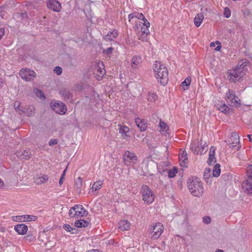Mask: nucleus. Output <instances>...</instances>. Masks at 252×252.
Listing matches in <instances>:
<instances>
[{
    "label": "nucleus",
    "instance_id": "1",
    "mask_svg": "<svg viewBox=\"0 0 252 252\" xmlns=\"http://www.w3.org/2000/svg\"><path fill=\"white\" fill-rule=\"evenodd\" d=\"M154 72L158 82L163 86L166 85L168 81V72L166 66L157 61L154 63Z\"/></svg>",
    "mask_w": 252,
    "mask_h": 252
},
{
    "label": "nucleus",
    "instance_id": "2",
    "mask_svg": "<svg viewBox=\"0 0 252 252\" xmlns=\"http://www.w3.org/2000/svg\"><path fill=\"white\" fill-rule=\"evenodd\" d=\"M187 185L190 193L193 196L199 197L202 195L204 191L203 183L197 178H189Z\"/></svg>",
    "mask_w": 252,
    "mask_h": 252
},
{
    "label": "nucleus",
    "instance_id": "3",
    "mask_svg": "<svg viewBox=\"0 0 252 252\" xmlns=\"http://www.w3.org/2000/svg\"><path fill=\"white\" fill-rule=\"evenodd\" d=\"M69 216L71 218H79L80 217L86 216L88 212L82 205H75L69 210Z\"/></svg>",
    "mask_w": 252,
    "mask_h": 252
},
{
    "label": "nucleus",
    "instance_id": "4",
    "mask_svg": "<svg viewBox=\"0 0 252 252\" xmlns=\"http://www.w3.org/2000/svg\"><path fill=\"white\" fill-rule=\"evenodd\" d=\"M249 62L247 60H243L239 62L238 65L233 69V72H235L237 74L240 80L243 77L248 71L247 65Z\"/></svg>",
    "mask_w": 252,
    "mask_h": 252
},
{
    "label": "nucleus",
    "instance_id": "5",
    "mask_svg": "<svg viewBox=\"0 0 252 252\" xmlns=\"http://www.w3.org/2000/svg\"><path fill=\"white\" fill-rule=\"evenodd\" d=\"M141 190L143 201L147 204H151L154 201L155 195L149 187L143 185Z\"/></svg>",
    "mask_w": 252,
    "mask_h": 252
},
{
    "label": "nucleus",
    "instance_id": "6",
    "mask_svg": "<svg viewBox=\"0 0 252 252\" xmlns=\"http://www.w3.org/2000/svg\"><path fill=\"white\" fill-rule=\"evenodd\" d=\"M19 74L20 76L26 82L32 80L36 76V73L33 70L28 68H22Z\"/></svg>",
    "mask_w": 252,
    "mask_h": 252
},
{
    "label": "nucleus",
    "instance_id": "7",
    "mask_svg": "<svg viewBox=\"0 0 252 252\" xmlns=\"http://www.w3.org/2000/svg\"><path fill=\"white\" fill-rule=\"evenodd\" d=\"M207 147L205 143L203 144L202 141L200 140L194 144H192L190 149L195 155H201L207 151Z\"/></svg>",
    "mask_w": 252,
    "mask_h": 252
},
{
    "label": "nucleus",
    "instance_id": "8",
    "mask_svg": "<svg viewBox=\"0 0 252 252\" xmlns=\"http://www.w3.org/2000/svg\"><path fill=\"white\" fill-rule=\"evenodd\" d=\"M163 227L160 223H157L150 230L151 237L156 240L158 239L163 232Z\"/></svg>",
    "mask_w": 252,
    "mask_h": 252
},
{
    "label": "nucleus",
    "instance_id": "9",
    "mask_svg": "<svg viewBox=\"0 0 252 252\" xmlns=\"http://www.w3.org/2000/svg\"><path fill=\"white\" fill-rule=\"evenodd\" d=\"M51 107L56 113L60 115L64 114L67 111L65 105L61 101H55L51 102Z\"/></svg>",
    "mask_w": 252,
    "mask_h": 252
},
{
    "label": "nucleus",
    "instance_id": "10",
    "mask_svg": "<svg viewBox=\"0 0 252 252\" xmlns=\"http://www.w3.org/2000/svg\"><path fill=\"white\" fill-rule=\"evenodd\" d=\"M215 107L217 109L226 115H230L233 113V109L222 102L216 104Z\"/></svg>",
    "mask_w": 252,
    "mask_h": 252
},
{
    "label": "nucleus",
    "instance_id": "11",
    "mask_svg": "<svg viewBox=\"0 0 252 252\" xmlns=\"http://www.w3.org/2000/svg\"><path fill=\"white\" fill-rule=\"evenodd\" d=\"M47 7L55 12H59L62 9L61 4L57 0H49Z\"/></svg>",
    "mask_w": 252,
    "mask_h": 252
},
{
    "label": "nucleus",
    "instance_id": "12",
    "mask_svg": "<svg viewBox=\"0 0 252 252\" xmlns=\"http://www.w3.org/2000/svg\"><path fill=\"white\" fill-rule=\"evenodd\" d=\"M243 191L249 195L252 196V180H246L242 183Z\"/></svg>",
    "mask_w": 252,
    "mask_h": 252
},
{
    "label": "nucleus",
    "instance_id": "13",
    "mask_svg": "<svg viewBox=\"0 0 252 252\" xmlns=\"http://www.w3.org/2000/svg\"><path fill=\"white\" fill-rule=\"evenodd\" d=\"M16 155L21 159L28 160L30 158L32 155L30 149L17 151Z\"/></svg>",
    "mask_w": 252,
    "mask_h": 252
},
{
    "label": "nucleus",
    "instance_id": "14",
    "mask_svg": "<svg viewBox=\"0 0 252 252\" xmlns=\"http://www.w3.org/2000/svg\"><path fill=\"white\" fill-rule=\"evenodd\" d=\"M95 74L100 78H97L99 80L105 74V70L104 69V65L102 63H98V64L95 66Z\"/></svg>",
    "mask_w": 252,
    "mask_h": 252
},
{
    "label": "nucleus",
    "instance_id": "15",
    "mask_svg": "<svg viewBox=\"0 0 252 252\" xmlns=\"http://www.w3.org/2000/svg\"><path fill=\"white\" fill-rule=\"evenodd\" d=\"M227 79L232 83L239 82L240 79L237 77V74L235 72H233V69L228 70L226 73Z\"/></svg>",
    "mask_w": 252,
    "mask_h": 252
},
{
    "label": "nucleus",
    "instance_id": "16",
    "mask_svg": "<svg viewBox=\"0 0 252 252\" xmlns=\"http://www.w3.org/2000/svg\"><path fill=\"white\" fill-rule=\"evenodd\" d=\"M15 231L20 235L25 234L28 230V226L24 223L18 224L16 225L14 227Z\"/></svg>",
    "mask_w": 252,
    "mask_h": 252
},
{
    "label": "nucleus",
    "instance_id": "17",
    "mask_svg": "<svg viewBox=\"0 0 252 252\" xmlns=\"http://www.w3.org/2000/svg\"><path fill=\"white\" fill-rule=\"evenodd\" d=\"M124 160L125 162L132 161L135 162L137 160V157L133 153L130 152L128 151L125 152L124 156Z\"/></svg>",
    "mask_w": 252,
    "mask_h": 252
},
{
    "label": "nucleus",
    "instance_id": "18",
    "mask_svg": "<svg viewBox=\"0 0 252 252\" xmlns=\"http://www.w3.org/2000/svg\"><path fill=\"white\" fill-rule=\"evenodd\" d=\"M118 35V31L116 30H113L111 32H109L103 38L106 41H112L114 39L116 38Z\"/></svg>",
    "mask_w": 252,
    "mask_h": 252
},
{
    "label": "nucleus",
    "instance_id": "19",
    "mask_svg": "<svg viewBox=\"0 0 252 252\" xmlns=\"http://www.w3.org/2000/svg\"><path fill=\"white\" fill-rule=\"evenodd\" d=\"M118 126H119V132L122 134L123 138L127 139V137H129V135L128 134L129 132V128L126 126H122L121 125H119Z\"/></svg>",
    "mask_w": 252,
    "mask_h": 252
},
{
    "label": "nucleus",
    "instance_id": "20",
    "mask_svg": "<svg viewBox=\"0 0 252 252\" xmlns=\"http://www.w3.org/2000/svg\"><path fill=\"white\" fill-rule=\"evenodd\" d=\"M135 123L141 131H144L147 129V125L145 120L140 118L135 119Z\"/></svg>",
    "mask_w": 252,
    "mask_h": 252
},
{
    "label": "nucleus",
    "instance_id": "21",
    "mask_svg": "<svg viewBox=\"0 0 252 252\" xmlns=\"http://www.w3.org/2000/svg\"><path fill=\"white\" fill-rule=\"evenodd\" d=\"M142 62L141 57L139 56H134L131 60V66L133 68H136L138 67Z\"/></svg>",
    "mask_w": 252,
    "mask_h": 252
},
{
    "label": "nucleus",
    "instance_id": "22",
    "mask_svg": "<svg viewBox=\"0 0 252 252\" xmlns=\"http://www.w3.org/2000/svg\"><path fill=\"white\" fill-rule=\"evenodd\" d=\"M130 223L126 220H121L119 222V228L122 231L128 230L130 227Z\"/></svg>",
    "mask_w": 252,
    "mask_h": 252
},
{
    "label": "nucleus",
    "instance_id": "23",
    "mask_svg": "<svg viewBox=\"0 0 252 252\" xmlns=\"http://www.w3.org/2000/svg\"><path fill=\"white\" fill-rule=\"evenodd\" d=\"M203 19L204 15L202 13H201L197 14L194 19V25L197 27H199L200 26Z\"/></svg>",
    "mask_w": 252,
    "mask_h": 252
},
{
    "label": "nucleus",
    "instance_id": "24",
    "mask_svg": "<svg viewBox=\"0 0 252 252\" xmlns=\"http://www.w3.org/2000/svg\"><path fill=\"white\" fill-rule=\"evenodd\" d=\"M49 179L47 175H43L42 176L36 177L35 179V182L37 184H42L46 183Z\"/></svg>",
    "mask_w": 252,
    "mask_h": 252
},
{
    "label": "nucleus",
    "instance_id": "25",
    "mask_svg": "<svg viewBox=\"0 0 252 252\" xmlns=\"http://www.w3.org/2000/svg\"><path fill=\"white\" fill-rule=\"evenodd\" d=\"M89 222L84 220H77L75 222L74 225L76 227L81 228L86 227L88 225Z\"/></svg>",
    "mask_w": 252,
    "mask_h": 252
},
{
    "label": "nucleus",
    "instance_id": "26",
    "mask_svg": "<svg viewBox=\"0 0 252 252\" xmlns=\"http://www.w3.org/2000/svg\"><path fill=\"white\" fill-rule=\"evenodd\" d=\"M191 83V78L190 77H187L185 80L181 83V86L184 91L188 90V87Z\"/></svg>",
    "mask_w": 252,
    "mask_h": 252
},
{
    "label": "nucleus",
    "instance_id": "27",
    "mask_svg": "<svg viewBox=\"0 0 252 252\" xmlns=\"http://www.w3.org/2000/svg\"><path fill=\"white\" fill-rule=\"evenodd\" d=\"M60 94L63 97L65 100L68 99L70 96L69 91L66 89H62L60 91Z\"/></svg>",
    "mask_w": 252,
    "mask_h": 252
},
{
    "label": "nucleus",
    "instance_id": "28",
    "mask_svg": "<svg viewBox=\"0 0 252 252\" xmlns=\"http://www.w3.org/2000/svg\"><path fill=\"white\" fill-rule=\"evenodd\" d=\"M34 107L33 106L31 105L25 110H21L22 113H25L28 117H30L34 113Z\"/></svg>",
    "mask_w": 252,
    "mask_h": 252
},
{
    "label": "nucleus",
    "instance_id": "29",
    "mask_svg": "<svg viewBox=\"0 0 252 252\" xmlns=\"http://www.w3.org/2000/svg\"><path fill=\"white\" fill-rule=\"evenodd\" d=\"M82 179L81 177L78 178L75 181L76 189L77 192L80 193L82 187Z\"/></svg>",
    "mask_w": 252,
    "mask_h": 252
},
{
    "label": "nucleus",
    "instance_id": "30",
    "mask_svg": "<svg viewBox=\"0 0 252 252\" xmlns=\"http://www.w3.org/2000/svg\"><path fill=\"white\" fill-rule=\"evenodd\" d=\"M220 164H216L213 170V175L214 177H218L220 175Z\"/></svg>",
    "mask_w": 252,
    "mask_h": 252
},
{
    "label": "nucleus",
    "instance_id": "31",
    "mask_svg": "<svg viewBox=\"0 0 252 252\" xmlns=\"http://www.w3.org/2000/svg\"><path fill=\"white\" fill-rule=\"evenodd\" d=\"M236 97L235 94L233 91L229 89L226 93L225 98L226 100L234 99Z\"/></svg>",
    "mask_w": 252,
    "mask_h": 252
},
{
    "label": "nucleus",
    "instance_id": "32",
    "mask_svg": "<svg viewBox=\"0 0 252 252\" xmlns=\"http://www.w3.org/2000/svg\"><path fill=\"white\" fill-rule=\"evenodd\" d=\"M158 99V95L154 93L150 92L148 94L147 100L150 102H154Z\"/></svg>",
    "mask_w": 252,
    "mask_h": 252
},
{
    "label": "nucleus",
    "instance_id": "33",
    "mask_svg": "<svg viewBox=\"0 0 252 252\" xmlns=\"http://www.w3.org/2000/svg\"><path fill=\"white\" fill-rule=\"evenodd\" d=\"M102 186V182L100 181H98L95 182L92 185V189L93 190L96 191L97 190L99 189Z\"/></svg>",
    "mask_w": 252,
    "mask_h": 252
},
{
    "label": "nucleus",
    "instance_id": "34",
    "mask_svg": "<svg viewBox=\"0 0 252 252\" xmlns=\"http://www.w3.org/2000/svg\"><path fill=\"white\" fill-rule=\"evenodd\" d=\"M178 170L176 167H174L172 169L169 170L168 172V176L169 178H172L175 176L176 174L177 173Z\"/></svg>",
    "mask_w": 252,
    "mask_h": 252
},
{
    "label": "nucleus",
    "instance_id": "35",
    "mask_svg": "<svg viewBox=\"0 0 252 252\" xmlns=\"http://www.w3.org/2000/svg\"><path fill=\"white\" fill-rule=\"evenodd\" d=\"M23 217V221H34L37 219V217L34 216H30V215H24Z\"/></svg>",
    "mask_w": 252,
    "mask_h": 252
},
{
    "label": "nucleus",
    "instance_id": "36",
    "mask_svg": "<svg viewBox=\"0 0 252 252\" xmlns=\"http://www.w3.org/2000/svg\"><path fill=\"white\" fill-rule=\"evenodd\" d=\"M142 20L143 21V22H140L139 21H138V22H135V23H136L135 26H136L137 25H139V26H141V25H142L143 26H145L147 27H150V24L149 22L145 17H144V19H142Z\"/></svg>",
    "mask_w": 252,
    "mask_h": 252
},
{
    "label": "nucleus",
    "instance_id": "37",
    "mask_svg": "<svg viewBox=\"0 0 252 252\" xmlns=\"http://www.w3.org/2000/svg\"><path fill=\"white\" fill-rule=\"evenodd\" d=\"M247 175L249 180H252V164H249L247 169Z\"/></svg>",
    "mask_w": 252,
    "mask_h": 252
},
{
    "label": "nucleus",
    "instance_id": "38",
    "mask_svg": "<svg viewBox=\"0 0 252 252\" xmlns=\"http://www.w3.org/2000/svg\"><path fill=\"white\" fill-rule=\"evenodd\" d=\"M211 170L210 169H206L204 172V179L208 182V180L211 177Z\"/></svg>",
    "mask_w": 252,
    "mask_h": 252
},
{
    "label": "nucleus",
    "instance_id": "39",
    "mask_svg": "<svg viewBox=\"0 0 252 252\" xmlns=\"http://www.w3.org/2000/svg\"><path fill=\"white\" fill-rule=\"evenodd\" d=\"M20 105L21 103L20 101H16L14 104V107L16 111L18 112L20 114H21L22 113V112H21V110H23L20 108Z\"/></svg>",
    "mask_w": 252,
    "mask_h": 252
},
{
    "label": "nucleus",
    "instance_id": "40",
    "mask_svg": "<svg viewBox=\"0 0 252 252\" xmlns=\"http://www.w3.org/2000/svg\"><path fill=\"white\" fill-rule=\"evenodd\" d=\"M140 26V31H139V32H142L144 34H149L150 31L148 29L149 27H147L145 26H143L142 25H141V26Z\"/></svg>",
    "mask_w": 252,
    "mask_h": 252
},
{
    "label": "nucleus",
    "instance_id": "41",
    "mask_svg": "<svg viewBox=\"0 0 252 252\" xmlns=\"http://www.w3.org/2000/svg\"><path fill=\"white\" fill-rule=\"evenodd\" d=\"M63 228L65 230L71 232L72 234L75 233L74 232H73V230H75V228H73L71 227V226L68 224H65L63 225Z\"/></svg>",
    "mask_w": 252,
    "mask_h": 252
},
{
    "label": "nucleus",
    "instance_id": "42",
    "mask_svg": "<svg viewBox=\"0 0 252 252\" xmlns=\"http://www.w3.org/2000/svg\"><path fill=\"white\" fill-rule=\"evenodd\" d=\"M159 126L163 131H166L168 129V126L167 124L163 121H160Z\"/></svg>",
    "mask_w": 252,
    "mask_h": 252
},
{
    "label": "nucleus",
    "instance_id": "43",
    "mask_svg": "<svg viewBox=\"0 0 252 252\" xmlns=\"http://www.w3.org/2000/svg\"><path fill=\"white\" fill-rule=\"evenodd\" d=\"M179 158L180 160H182V162L184 163V164H185L186 163V161L188 159L187 153L183 152L181 155L179 157Z\"/></svg>",
    "mask_w": 252,
    "mask_h": 252
},
{
    "label": "nucleus",
    "instance_id": "44",
    "mask_svg": "<svg viewBox=\"0 0 252 252\" xmlns=\"http://www.w3.org/2000/svg\"><path fill=\"white\" fill-rule=\"evenodd\" d=\"M231 137L233 138L235 142V144H237L239 143V136L236 132H232L231 133Z\"/></svg>",
    "mask_w": 252,
    "mask_h": 252
},
{
    "label": "nucleus",
    "instance_id": "45",
    "mask_svg": "<svg viewBox=\"0 0 252 252\" xmlns=\"http://www.w3.org/2000/svg\"><path fill=\"white\" fill-rule=\"evenodd\" d=\"M148 34H144L142 32H138V35L139 37V39H140L143 41H146L147 35Z\"/></svg>",
    "mask_w": 252,
    "mask_h": 252
},
{
    "label": "nucleus",
    "instance_id": "46",
    "mask_svg": "<svg viewBox=\"0 0 252 252\" xmlns=\"http://www.w3.org/2000/svg\"><path fill=\"white\" fill-rule=\"evenodd\" d=\"M35 92L36 95L38 97H40V98H44V99L45 98L44 93L41 90H38V89H36V91Z\"/></svg>",
    "mask_w": 252,
    "mask_h": 252
},
{
    "label": "nucleus",
    "instance_id": "47",
    "mask_svg": "<svg viewBox=\"0 0 252 252\" xmlns=\"http://www.w3.org/2000/svg\"><path fill=\"white\" fill-rule=\"evenodd\" d=\"M54 71L58 75H60L63 72L62 68L59 66H56L54 69Z\"/></svg>",
    "mask_w": 252,
    "mask_h": 252
},
{
    "label": "nucleus",
    "instance_id": "48",
    "mask_svg": "<svg viewBox=\"0 0 252 252\" xmlns=\"http://www.w3.org/2000/svg\"><path fill=\"white\" fill-rule=\"evenodd\" d=\"M223 14L226 18H229L231 15V11L228 7H225L224 9Z\"/></svg>",
    "mask_w": 252,
    "mask_h": 252
},
{
    "label": "nucleus",
    "instance_id": "49",
    "mask_svg": "<svg viewBox=\"0 0 252 252\" xmlns=\"http://www.w3.org/2000/svg\"><path fill=\"white\" fill-rule=\"evenodd\" d=\"M12 219L13 221H23V216H13L12 217Z\"/></svg>",
    "mask_w": 252,
    "mask_h": 252
},
{
    "label": "nucleus",
    "instance_id": "50",
    "mask_svg": "<svg viewBox=\"0 0 252 252\" xmlns=\"http://www.w3.org/2000/svg\"><path fill=\"white\" fill-rule=\"evenodd\" d=\"M222 178L225 181H228L232 178V175L230 173L222 174Z\"/></svg>",
    "mask_w": 252,
    "mask_h": 252
},
{
    "label": "nucleus",
    "instance_id": "51",
    "mask_svg": "<svg viewBox=\"0 0 252 252\" xmlns=\"http://www.w3.org/2000/svg\"><path fill=\"white\" fill-rule=\"evenodd\" d=\"M34 238H35V237L33 235L29 234L24 237V239L26 241H29V242L32 241L34 239Z\"/></svg>",
    "mask_w": 252,
    "mask_h": 252
},
{
    "label": "nucleus",
    "instance_id": "52",
    "mask_svg": "<svg viewBox=\"0 0 252 252\" xmlns=\"http://www.w3.org/2000/svg\"><path fill=\"white\" fill-rule=\"evenodd\" d=\"M135 18L142 20L144 19V16L142 13L135 12Z\"/></svg>",
    "mask_w": 252,
    "mask_h": 252
},
{
    "label": "nucleus",
    "instance_id": "53",
    "mask_svg": "<svg viewBox=\"0 0 252 252\" xmlns=\"http://www.w3.org/2000/svg\"><path fill=\"white\" fill-rule=\"evenodd\" d=\"M216 158L215 156H214L213 155L210 154L209 155V158L207 161V163L209 165H211L212 163V161H213V159H215Z\"/></svg>",
    "mask_w": 252,
    "mask_h": 252
},
{
    "label": "nucleus",
    "instance_id": "54",
    "mask_svg": "<svg viewBox=\"0 0 252 252\" xmlns=\"http://www.w3.org/2000/svg\"><path fill=\"white\" fill-rule=\"evenodd\" d=\"M203 222L209 224L211 222V218L209 217L205 216L203 218Z\"/></svg>",
    "mask_w": 252,
    "mask_h": 252
},
{
    "label": "nucleus",
    "instance_id": "55",
    "mask_svg": "<svg viewBox=\"0 0 252 252\" xmlns=\"http://www.w3.org/2000/svg\"><path fill=\"white\" fill-rule=\"evenodd\" d=\"M230 101L231 103L234 104L237 106H239L241 104L239 101L236 99L235 98H234V99H231Z\"/></svg>",
    "mask_w": 252,
    "mask_h": 252
},
{
    "label": "nucleus",
    "instance_id": "56",
    "mask_svg": "<svg viewBox=\"0 0 252 252\" xmlns=\"http://www.w3.org/2000/svg\"><path fill=\"white\" fill-rule=\"evenodd\" d=\"M58 143V141L56 139H51L49 142V145L51 146H54L55 145H56Z\"/></svg>",
    "mask_w": 252,
    "mask_h": 252
},
{
    "label": "nucleus",
    "instance_id": "57",
    "mask_svg": "<svg viewBox=\"0 0 252 252\" xmlns=\"http://www.w3.org/2000/svg\"><path fill=\"white\" fill-rule=\"evenodd\" d=\"M113 50V48L112 47H109L107 49H106L105 50H104V52L106 54L109 55L112 53Z\"/></svg>",
    "mask_w": 252,
    "mask_h": 252
},
{
    "label": "nucleus",
    "instance_id": "58",
    "mask_svg": "<svg viewBox=\"0 0 252 252\" xmlns=\"http://www.w3.org/2000/svg\"><path fill=\"white\" fill-rule=\"evenodd\" d=\"M5 34V30L3 28L0 29V40Z\"/></svg>",
    "mask_w": 252,
    "mask_h": 252
},
{
    "label": "nucleus",
    "instance_id": "59",
    "mask_svg": "<svg viewBox=\"0 0 252 252\" xmlns=\"http://www.w3.org/2000/svg\"><path fill=\"white\" fill-rule=\"evenodd\" d=\"M216 42L217 44H219V45L217 47L215 48V50L217 51H219L220 50L221 47V45H220V43L218 41H216Z\"/></svg>",
    "mask_w": 252,
    "mask_h": 252
},
{
    "label": "nucleus",
    "instance_id": "60",
    "mask_svg": "<svg viewBox=\"0 0 252 252\" xmlns=\"http://www.w3.org/2000/svg\"><path fill=\"white\" fill-rule=\"evenodd\" d=\"M236 144H235V142L234 141H233L231 143H229V145H230V147L232 149L234 148L236 146Z\"/></svg>",
    "mask_w": 252,
    "mask_h": 252
},
{
    "label": "nucleus",
    "instance_id": "61",
    "mask_svg": "<svg viewBox=\"0 0 252 252\" xmlns=\"http://www.w3.org/2000/svg\"><path fill=\"white\" fill-rule=\"evenodd\" d=\"M134 18H135V12L132 13L128 15V19L129 21H130Z\"/></svg>",
    "mask_w": 252,
    "mask_h": 252
},
{
    "label": "nucleus",
    "instance_id": "62",
    "mask_svg": "<svg viewBox=\"0 0 252 252\" xmlns=\"http://www.w3.org/2000/svg\"><path fill=\"white\" fill-rule=\"evenodd\" d=\"M0 16L3 18L5 16V12L3 10H1L0 11Z\"/></svg>",
    "mask_w": 252,
    "mask_h": 252
},
{
    "label": "nucleus",
    "instance_id": "63",
    "mask_svg": "<svg viewBox=\"0 0 252 252\" xmlns=\"http://www.w3.org/2000/svg\"><path fill=\"white\" fill-rule=\"evenodd\" d=\"M67 167H66V168L63 170V173L61 177H63V178H64L65 175L66 171L67 170Z\"/></svg>",
    "mask_w": 252,
    "mask_h": 252
},
{
    "label": "nucleus",
    "instance_id": "64",
    "mask_svg": "<svg viewBox=\"0 0 252 252\" xmlns=\"http://www.w3.org/2000/svg\"><path fill=\"white\" fill-rule=\"evenodd\" d=\"M158 171L160 173H161V174H163V173L166 171V169L164 170V169H162V170H161L158 167Z\"/></svg>",
    "mask_w": 252,
    "mask_h": 252
}]
</instances>
